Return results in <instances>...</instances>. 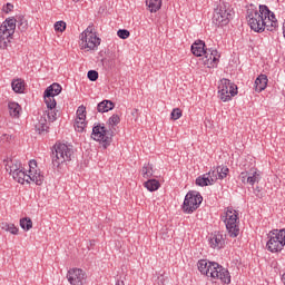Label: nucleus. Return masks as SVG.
I'll list each match as a JSON object with an SVG mask.
<instances>
[{"mask_svg":"<svg viewBox=\"0 0 285 285\" xmlns=\"http://www.w3.org/2000/svg\"><path fill=\"white\" fill-rule=\"evenodd\" d=\"M233 17H235V10L230 3L220 1L214 10L213 23L218 28H224V26L230 23Z\"/></svg>","mask_w":285,"mask_h":285,"instance_id":"20e7f679","label":"nucleus"},{"mask_svg":"<svg viewBox=\"0 0 285 285\" xmlns=\"http://www.w3.org/2000/svg\"><path fill=\"white\" fill-rule=\"evenodd\" d=\"M39 130H41V132H48V125H42Z\"/></svg>","mask_w":285,"mask_h":285,"instance_id":"3c124183","label":"nucleus"},{"mask_svg":"<svg viewBox=\"0 0 285 285\" xmlns=\"http://www.w3.org/2000/svg\"><path fill=\"white\" fill-rule=\"evenodd\" d=\"M149 12H159L161 10V0H146Z\"/></svg>","mask_w":285,"mask_h":285,"instance_id":"a878e982","label":"nucleus"},{"mask_svg":"<svg viewBox=\"0 0 285 285\" xmlns=\"http://www.w3.org/2000/svg\"><path fill=\"white\" fill-rule=\"evenodd\" d=\"M13 8H14V6H12L11 3H7L4 12H12Z\"/></svg>","mask_w":285,"mask_h":285,"instance_id":"8fccbe9b","label":"nucleus"},{"mask_svg":"<svg viewBox=\"0 0 285 285\" xmlns=\"http://www.w3.org/2000/svg\"><path fill=\"white\" fill-rule=\"evenodd\" d=\"M214 183L210 181V177L207 174L196 178V186H213Z\"/></svg>","mask_w":285,"mask_h":285,"instance_id":"c85d7f7f","label":"nucleus"},{"mask_svg":"<svg viewBox=\"0 0 285 285\" xmlns=\"http://www.w3.org/2000/svg\"><path fill=\"white\" fill-rule=\"evenodd\" d=\"M27 184H30V181H33L37 186H43L45 177L41 173H29L26 174V180Z\"/></svg>","mask_w":285,"mask_h":285,"instance_id":"f3484780","label":"nucleus"},{"mask_svg":"<svg viewBox=\"0 0 285 285\" xmlns=\"http://www.w3.org/2000/svg\"><path fill=\"white\" fill-rule=\"evenodd\" d=\"M11 175L14 181H18V184H26V170H23V168Z\"/></svg>","mask_w":285,"mask_h":285,"instance_id":"c756f323","label":"nucleus"},{"mask_svg":"<svg viewBox=\"0 0 285 285\" xmlns=\"http://www.w3.org/2000/svg\"><path fill=\"white\" fill-rule=\"evenodd\" d=\"M220 219L224 222L229 237H237L239 235V213L233 207H226L225 212L220 215Z\"/></svg>","mask_w":285,"mask_h":285,"instance_id":"39448f33","label":"nucleus"},{"mask_svg":"<svg viewBox=\"0 0 285 285\" xmlns=\"http://www.w3.org/2000/svg\"><path fill=\"white\" fill-rule=\"evenodd\" d=\"M72 157H75V150L72 149V146H68L61 142L56 144L51 151L52 168H59L61 164H66V161H72Z\"/></svg>","mask_w":285,"mask_h":285,"instance_id":"7ed1b4c3","label":"nucleus"},{"mask_svg":"<svg viewBox=\"0 0 285 285\" xmlns=\"http://www.w3.org/2000/svg\"><path fill=\"white\" fill-rule=\"evenodd\" d=\"M61 90H63V88L61 87V85L53 82L51 86H49L45 92L47 95V97H57V95H61Z\"/></svg>","mask_w":285,"mask_h":285,"instance_id":"4be33fe9","label":"nucleus"},{"mask_svg":"<svg viewBox=\"0 0 285 285\" xmlns=\"http://www.w3.org/2000/svg\"><path fill=\"white\" fill-rule=\"evenodd\" d=\"M170 117H171V119L174 121H177V119H180V117H181V109H179V108L173 109Z\"/></svg>","mask_w":285,"mask_h":285,"instance_id":"37998d69","label":"nucleus"},{"mask_svg":"<svg viewBox=\"0 0 285 285\" xmlns=\"http://www.w3.org/2000/svg\"><path fill=\"white\" fill-rule=\"evenodd\" d=\"M137 112H139V110L138 109H134L131 115L135 117V115H137Z\"/></svg>","mask_w":285,"mask_h":285,"instance_id":"603ef678","label":"nucleus"},{"mask_svg":"<svg viewBox=\"0 0 285 285\" xmlns=\"http://www.w3.org/2000/svg\"><path fill=\"white\" fill-rule=\"evenodd\" d=\"M43 99L49 110H55L57 108V100H55V96H47V94L43 92Z\"/></svg>","mask_w":285,"mask_h":285,"instance_id":"cd10ccee","label":"nucleus"},{"mask_svg":"<svg viewBox=\"0 0 285 285\" xmlns=\"http://www.w3.org/2000/svg\"><path fill=\"white\" fill-rule=\"evenodd\" d=\"M1 141H3V144L12 141V135H10V134H3V135L1 136Z\"/></svg>","mask_w":285,"mask_h":285,"instance_id":"49530a36","label":"nucleus"},{"mask_svg":"<svg viewBox=\"0 0 285 285\" xmlns=\"http://www.w3.org/2000/svg\"><path fill=\"white\" fill-rule=\"evenodd\" d=\"M107 124L109 128H106L104 124H95L91 132V139H94V141H99L100 144H102L104 148H108V146L112 144V137H115L116 130L115 127L121 124V118L119 117V115L114 114L108 119Z\"/></svg>","mask_w":285,"mask_h":285,"instance_id":"f257e3e1","label":"nucleus"},{"mask_svg":"<svg viewBox=\"0 0 285 285\" xmlns=\"http://www.w3.org/2000/svg\"><path fill=\"white\" fill-rule=\"evenodd\" d=\"M0 228L1 230H6V233H10L11 235H19V228L12 223H0Z\"/></svg>","mask_w":285,"mask_h":285,"instance_id":"393cba45","label":"nucleus"},{"mask_svg":"<svg viewBox=\"0 0 285 285\" xmlns=\"http://www.w3.org/2000/svg\"><path fill=\"white\" fill-rule=\"evenodd\" d=\"M48 118L51 121H57V111H55V109H52L51 111L48 112Z\"/></svg>","mask_w":285,"mask_h":285,"instance_id":"09e8293b","label":"nucleus"},{"mask_svg":"<svg viewBox=\"0 0 285 285\" xmlns=\"http://www.w3.org/2000/svg\"><path fill=\"white\" fill-rule=\"evenodd\" d=\"M80 121H86V106L81 105L77 109V118Z\"/></svg>","mask_w":285,"mask_h":285,"instance_id":"f704fd0d","label":"nucleus"},{"mask_svg":"<svg viewBox=\"0 0 285 285\" xmlns=\"http://www.w3.org/2000/svg\"><path fill=\"white\" fill-rule=\"evenodd\" d=\"M12 35H14V31H10L7 26H0V48L3 50L8 48V45L12 39Z\"/></svg>","mask_w":285,"mask_h":285,"instance_id":"ddd939ff","label":"nucleus"},{"mask_svg":"<svg viewBox=\"0 0 285 285\" xmlns=\"http://www.w3.org/2000/svg\"><path fill=\"white\" fill-rule=\"evenodd\" d=\"M259 12L263 14V32L268 30V32H275L277 30L279 23L277 22V18L275 13L268 9V6L261 4Z\"/></svg>","mask_w":285,"mask_h":285,"instance_id":"6e6552de","label":"nucleus"},{"mask_svg":"<svg viewBox=\"0 0 285 285\" xmlns=\"http://www.w3.org/2000/svg\"><path fill=\"white\" fill-rule=\"evenodd\" d=\"M9 115L14 119H19V115H21V105L14 101H10L8 104Z\"/></svg>","mask_w":285,"mask_h":285,"instance_id":"412c9836","label":"nucleus"},{"mask_svg":"<svg viewBox=\"0 0 285 285\" xmlns=\"http://www.w3.org/2000/svg\"><path fill=\"white\" fill-rule=\"evenodd\" d=\"M240 181L243 184H248V171H242L240 173Z\"/></svg>","mask_w":285,"mask_h":285,"instance_id":"de8ad7c7","label":"nucleus"},{"mask_svg":"<svg viewBox=\"0 0 285 285\" xmlns=\"http://www.w3.org/2000/svg\"><path fill=\"white\" fill-rule=\"evenodd\" d=\"M3 164L7 170H9V175H13L14 173L23 169V165L17 159L7 158L3 160Z\"/></svg>","mask_w":285,"mask_h":285,"instance_id":"2eb2a0df","label":"nucleus"},{"mask_svg":"<svg viewBox=\"0 0 285 285\" xmlns=\"http://www.w3.org/2000/svg\"><path fill=\"white\" fill-rule=\"evenodd\" d=\"M248 26L254 32H264V14L259 12V9H248L247 10Z\"/></svg>","mask_w":285,"mask_h":285,"instance_id":"1a4fd4ad","label":"nucleus"},{"mask_svg":"<svg viewBox=\"0 0 285 285\" xmlns=\"http://www.w3.org/2000/svg\"><path fill=\"white\" fill-rule=\"evenodd\" d=\"M1 26H6L10 32H14L17 30V19L9 18Z\"/></svg>","mask_w":285,"mask_h":285,"instance_id":"473e14b6","label":"nucleus"},{"mask_svg":"<svg viewBox=\"0 0 285 285\" xmlns=\"http://www.w3.org/2000/svg\"><path fill=\"white\" fill-rule=\"evenodd\" d=\"M67 278L71 285H83L86 284V273L80 268H72L68 271Z\"/></svg>","mask_w":285,"mask_h":285,"instance_id":"9b49d317","label":"nucleus"},{"mask_svg":"<svg viewBox=\"0 0 285 285\" xmlns=\"http://www.w3.org/2000/svg\"><path fill=\"white\" fill-rule=\"evenodd\" d=\"M204 55V63L207 66V68H217V63H219V58L222 57L219 55V51L216 49H206Z\"/></svg>","mask_w":285,"mask_h":285,"instance_id":"f8f14e48","label":"nucleus"},{"mask_svg":"<svg viewBox=\"0 0 285 285\" xmlns=\"http://www.w3.org/2000/svg\"><path fill=\"white\" fill-rule=\"evenodd\" d=\"M167 282H168V279H166V277L164 275L158 276L156 279L157 285H166Z\"/></svg>","mask_w":285,"mask_h":285,"instance_id":"a18cd8bd","label":"nucleus"},{"mask_svg":"<svg viewBox=\"0 0 285 285\" xmlns=\"http://www.w3.org/2000/svg\"><path fill=\"white\" fill-rule=\"evenodd\" d=\"M144 186L150 193H155V190H159V186H161V185L159 184V180H157V179H149V180L145 181Z\"/></svg>","mask_w":285,"mask_h":285,"instance_id":"bb28decb","label":"nucleus"},{"mask_svg":"<svg viewBox=\"0 0 285 285\" xmlns=\"http://www.w3.org/2000/svg\"><path fill=\"white\" fill-rule=\"evenodd\" d=\"M29 173H41V171H38L37 170V160H35V159H31L30 161H29Z\"/></svg>","mask_w":285,"mask_h":285,"instance_id":"c03bdc74","label":"nucleus"},{"mask_svg":"<svg viewBox=\"0 0 285 285\" xmlns=\"http://www.w3.org/2000/svg\"><path fill=\"white\" fill-rule=\"evenodd\" d=\"M206 42L198 40L191 45V52L195 57H202L206 52Z\"/></svg>","mask_w":285,"mask_h":285,"instance_id":"6ab92c4d","label":"nucleus"},{"mask_svg":"<svg viewBox=\"0 0 285 285\" xmlns=\"http://www.w3.org/2000/svg\"><path fill=\"white\" fill-rule=\"evenodd\" d=\"M20 227L22 230H30L32 228V219L26 217L20 219Z\"/></svg>","mask_w":285,"mask_h":285,"instance_id":"72a5a7b5","label":"nucleus"},{"mask_svg":"<svg viewBox=\"0 0 285 285\" xmlns=\"http://www.w3.org/2000/svg\"><path fill=\"white\" fill-rule=\"evenodd\" d=\"M117 35L119 39H128V37H130V31H128L127 29H119L117 31Z\"/></svg>","mask_w":285,"mask_h":285,"instance_id":"79ce46f5","label":"nucleus"},{"mask_svg":"<svg viewBox=\"0 0 285 285\" xmlns=\"http://www.w3.org/2000/svg\"><path fill=\"white\" fill-rule=\"evenodd\" d=\"M218 90L220 92H229L230 97H235L237 95V87L235 83L230 82V80L223 78L220 83L218 85Z\"/></svg>","mask_w":285,"mask_h":285,"instance_id":"4468645a","label":"nucleus"},{"mask_svg":"<svg viewBox=\"0 0 285 285\" xmlns=\"http://www.w3.org/2000/svg\"><path fill=\"white\" fill-rule=\"evenodd\" d=\"M259 179H262V177L257 169H250L248 171L247 184H249V186H255V184H257V181H259Z\"/></svg>","mask_w":285,"mask_h":285,"instance_id":"b1692460","label":"nucleus"},{"mask_svg":"<svg viewBox=\"0 0 285 285\" xmlns=\"http://www.w3.org/2000/svg\"><path fill=\"white\" fill-rule=\"evenodd\" d=\"M87 77L89 81H97V79H99V72H97V70H89Z\"/></svg>","mask_w":285,"mask_h":285,"instance_id":"ea45409f","label":"nucleus"},{"mask_svg":"<svg viewBox=\"0 0 285 285\" xmlns=\"http://www.w3.org/2000/svg\"><path fill=\"white\" fill-rule=\"evenodd\" d=\"M218 97L220 101H230L234 96H230V92L218 90Z\"/></svg>","mask_w":285,"mask_h":285,"instance_id":"58836bf2","label":"nucleus"},{"mask_svg":"<svg viewBox=\"0 0 285 285\" xmlns=\"http://www.w3.org/2000/svg\"><path fill=\"white\" fill-rule=\"evenodd\" d=\"M18 29L20 32H26L28 30V20L23 16L17 18Z\"/></svg>","mask_w":285,"mask_h":285,"instance_id":"7c9ffc66","label":"nucleus"},{"mask_svg":"<svg viewBox=\"0 0 285 285\" xmlns=\"http://www.w3.org/2000/svg\"><path fill=\"white\" fill-rule=\"evenodd\" d=\"M218 170V179H226L228 177V173H230V169L228 167H217Z\"/></svg>","mask_w":285,"mask_h":285,"instance_id":"c9c22d12","label":"nucleus"},{"mask_svg":"<svg viewBox=\"0 0 285 285\" xmlns=\"http://www.w3.org/2000/svg\"><path fill=\"white\" fill-rule=\"evenodd\" d=\"M197 266L202 275L212 277V279H219L220 284H230V272L218 263L200 259L198 261Z\"/></svg>","mask_w":285,"mask_h":285,"instance_id":"f03ea898","label":"nucleus"},{"mask_svg":"<svg viewBox=\"0 0 285 285\" xmlns=\"http://www.w3.org/2000/svg\"><path fill=\"white\" fill-rule=\"evenodd\" d=\"M11 88L18 95H22V92L26 90V81L21 78L14 79L11 82Z\"/></svg>","mask_w":285,"mask_h":285,"instance_id":"aec40b11","label":"nucleus"},{"mask_svg":"<svg viewBox=\"0 0 285 285\" xmlns=\"http://www.w3.org/2000/svg\"><path fill=\"white\" fill-rule=\"evenodd\" d=\"M115 109V102L111 100H102L97 105V111L98 112H109V110Z\"/></svg>","mask_w":285,"mask_h":285,"instance_id":"5701e85b","label":"nucleus"},{"mask_svg":"<svg viewBox=\"0 0 285 285\" xmlns=\"http://www.w3.org/2000/svg\"><path fill=\"white\" fill-rule=\"evenodd\" d=\"M203 202L204 197H202V194H199V191H188L183 203L184 213H187V215L195 213V210H197V208L202 206Z\"/></svg>","mask_w":285,"mask_h":285,"instance_id":"0eeeda50","label":"nucleus"},{"mask_svg":"<svg viewBox=\"0 0 285 285\" xmlns=\"http://www.w3.org/2000/svg\"><path fill=\"white\" fill-rule=\"evenodd\" d=\"M81 41L85 43V48L89 50H97L98 46H101V39L97 37V33L92 32V27H88L81 33Z\"/></svg>","mask_w":285,"mask_h":285,"instance_id":"9d476101","label":"nucleus"},{"mask_svg":"<svg viewBox=\"0 0 285 285\" xmlns=\"http://www.w3.org/2000/svg\"><path fill=\"white\" fill-rule=\"evenodd\" d=\"M141 175L144 179H150V177H153V165L145 164L141 169Z\"/></svg>","mask_w":285,"mask_h":285,"instance_id":"2f4dec72","label":"nucleus"},{"mask_svg":"<svg viewBox=\"0 0 285 285\" xmlns=\"http://www.w3.org/2000/svg\"><path fill=\"white\" fill-rule=\"evenodd\" d=\"M266 248L269 253H282L285 246V228L273 229L267 235Z\"/></svg>","mask_w":285,"mask_h":285,"instance_id":"423d86ee","label":"nucleus"},{"mask_svg":"<svg viewBox=\"0 0 285 285\" xmlns=\"http://www.w3.org/2000/svg\"><path fill=\"white\" fill-rule=\"evenodd\" d=\"M266 86H268V77L266 75H259L254 82L255 92H262L266 90Z\"/></svg>","mask_w":285,"mask_h":285,"instance_id":"dca6fc26","label":"nucleus"},{"mask_svg":"<svg viewBox=\"0 0 285 285\" xmlns=\"http://www.w3.org/2000/svg\"><path fill=\"white\" fill-rule=\"evenodd\" d=\"M56 32H63L66 30V22L65 21H57L55 23Z\"/></svg>","mask_w":285,"mask_h":285,"instance_id":"a19ab883","label":"nucleus"},{"mask_svg":"<svg viewBox=\"0 0 285 285\" xmlns=\"http://www.w3.org/2000/svg\"><path fill=\"white\" fill-rule=\"evenodd\" d=\"M209 244L212 248H224V244H226V242L224 240V235H222V233L219 232L215 233L210 237Z\"/></svg>","mask_w":285,"mask_h":285,"instance_id":"a211bd4d","label":"nucleus"},{"mask_svg":"<svg viewBox=\"0 0 285 285\" xmlns=\"http://www.w3.org/2000/svg\"><path fill=\"white\" fill-rule=\"evenodd\" d=\"M207 176L209 177L210 181L215 184V181L219 179V169H212L209 173H207Z\"/></svg>","mask_w":285,"mask_h":285,"instance_id":"4c0bfd02","label":"nucleus"},{"mask_svg":"<svg viewBox=\"0 0 285 285\" xmlns=\"http://www.w3.org/2000/svg\"><path fill=\"white\" fill-rule=\"evenodd\" d=\"M73 127L77 132H83L86 128V120L76 119Z\"/></svg>","mask_w":285,"mask_h":285,"instance_id":"e433bc0d","label":"nucleus"},{"mask_svg":"<svg viewBox=\"0 0 285 285\" xmlns=\"http://www.w3.org/2000/svg\"><path fill=\"white\" fill-rule=\"evenodd\" d=\"M255 193H259V188H256V189H255Z\"/></svg>","mask_w":285,"mask_h":285,"instance_id":"864d4df0","label":"nucleus"}]
</instances>
